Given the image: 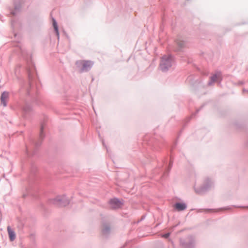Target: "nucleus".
Instances as JSON below:
<instances>
[{"label": "nucleus", "mask_w": 248, "mask_h": 248, "mask_svg": "<svg viewBox=\"0 0 248 248\" xmlns=\"http://www.w3.org/2000/svg\"><path fill=\"white\" fill-rule=\"evenodd\" d=\"M172 63V59L170 56H164L162 57L161 63L160 68L162 71H165L169 67H171Z\"/></svg>", "instance_id": "obj_1"}, {"label": "nucleus", "mask_w": 248, "mask_h": 248, "mask_svg": "<svg viewBox=\"0 0 248 248\" xmlns=\"http://www.w3.org/2000/svg\"><path fill=\"white\" fill-rule=\"evenodd\" d=\"M78 66L81 67L82 71L87 70L93 65V63L89 61H80L77 62Z\"/></svg>", "instance_id": "obj_2"}, {"label": "nucleus", "mask_w": 248, "mask_h": 248, "mask_svg": "<svg viewBox=\"0 0 248 248\" xmlns=\"http://www.w3.org/2000/svg\"><path fill=\"white\" fill-rule=\"evenodd\" d=\"M109 204L111 208L113 209L119 208L122 205V203L116 199L111 200L109 202Z\"/></svg>", "instance_id": "obj_3"}, {"label": "nucleus", "mask_w": 248, "mask_h": 248, "mask_svg": "<svg viewBox=\"0 0 248 248\" xmlns=\"http://www.w3.org/2000/svg\"><path fill=\"white\" fill-rule=\"evenodd\" d=\"M9 97V93L7 92H3L1 95L0 100L1 104L5 107Z\"/></svg>", "instance_id": "obj_4"}, {"label": "nucleus", "mask_w": 248, "mask_h": 248, "mask_svg": "<svg viewBox=\"0 0 248 248\" xmlns=\"http://www.w3.org/2000/svg\"><path fill=\"white\" fill-rule=\"evenodd\" d=\"M7 231L10 240L11 241H14L16 238V234L14 231L9 226L7 227Z\"/></svg>", "instance_id": "obj_5"}, {"label": "nucleus", "mask_w": 248, "mask_h": 248, "mask_svg": "<svg viewBox=\"0 0 248 248\" xmlns=\"http://www.w3.org/2000/svg\"><path fill=\"white\" fill-rule=\"evenodd\" d=\"M186 205L183 203H177L175 205V207L178 211L184 210L186 208Z\"/></svg>", "instance_id": "obj_6"}, {"label": "nucleus", "mask_w": 248, "mask_h": 248, "mask_svg": "<svg viewBox=\"0 0 248 248\" xmlns=\"http://www.w3.org/2000/svg\"><path fill=\"white\" fill-rule=\"evenodd\" d=\"M221 79V74L220 73H217L211 77L212 81L215 82Z\"/></svg>", "instance_id": "obj_7"}, {"label": "nucleus", "mask_w": 248, "mask_h": 248, "mask_svg": "<svg viewBox=\"0 0 248 248\" xmlns=\"http://www.w3.org/2000/svg\"><path fill=\"white\" fill-rule=\"evenodd\" d=\"M53 26H54V28L55 29V30L57 33V34L58 35L59 34V32H58V26L57 25V23L56 22V21L55 20H54L53 21Z\"/></svg>", "instance_id": "obj_8"}, {"label": "nucleus", "mask_w": 248, "mask_h": 248, "mask_svg": "<svg viewBox=\"0 0 248 248\" xmlns=\"http://www.w3.org/2000/svg\"><path fill=\"white\" fill-rule=\"evenodd\" d=\"M170 236V233H168L166 234H165L164 235H162V237L164 238H168Z\"/></svg>", "instance_id": "obj_9"}, {"label": "nucleus", "mask_w": 248, "mask_h": 248, "mask_svg": "<svg viewBox=\"0 0 248 248\" xmlns=\"http://www.w3.org/2000/svg\"><path fill=\"white\" fill-rule=\"evenodd\" d=\"M177 43L180 47H182L184 44L183 41H181V42H180V43L179 42H178Z\"/></svg>", "instance_id": "obj_10"}]
</instances>
